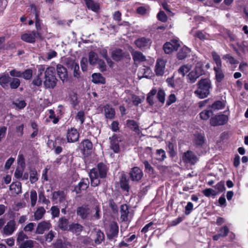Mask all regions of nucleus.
<instances>
[{
	"mask_svg": "<svg viewBox=\"0 0 248 248\" xmlns=\"http://www.w3.org/2000/svg\"><path fill=\"white\" fill-rule=\"evenodd\" d=\"M107 172V167L103 163H99L96 168L92 169L89 173L91 186H98L100 183V179L105 178Z\"/></svg>",
	"mask_w": 248,
	"mask_h": 248,
	"instance_id": "1",
	"label": "nucleus"
},
{
	"mask_svg": "<svg viewBox=\"0 0 248 248\" xmlns=\"http://www.w3.org/2000/svg\"><path fill=\"white\" fill-rule=\"evenodd\" d=\"M197 89L194 91L196 96L201 99L207 97L212 88L211 81L209 78H201L197 83Z\"/></svg>",
	"mask_w": 248,
	"mask_h": 248,
	"instance_id": "2",
	"label": "nucleus"
},
{
	"mask_svg": "<svg viewBox=\"0 0 248 248\" xmlns=\"http://www.w3.org/2000/svg\"><path fill=\"white\" fill-rule=\"evenodd\" d=\"M55 69L52 66H49L45 68V80L44 85L46 88H54L57 82V79L55 76Z\"/></svg>",
	"mask_w": 248,
	"mask_h": 248,
	"instance_id": "3",
	"label": "nucleus"
},
{
	"mask_svg": "<svg viewBox=\"0 0 248 248\" xmlns=\"http://www.w3.org/2000/svg\"><path fill=\"white\" fill-rule=\"evenodd\" d=\"M204 73L202 64L198 62L195 68L190 71L187 76V82L190 83H194L197 79Z\"/></svg>",
	"mask_w": 248,
	"mask_h": 248,
	"instance_id": "4",
	"label": "nucleus"
},
{
	"mask_svg": "<svg viewBox=\"0 0 248 248\" xmlns=\"http://www.w3.org/2000/svg\"><path fill=\"white\" fill-rule=\"evenodd\" d=\"M92 213V209L87 204L82 205L76 209L77 216L83 220L89 219L91 217Z\"/></svg>",
	"mask_w": 248,
	"mask_h": 248,
	"instance_id": "5",
	"label": "nucleus"
},
{
	"mask_svg": "<svg viewBox=\"0 0 248 248\" xmlns=\"http://www.w3.org/2000/svg\"><path fill=\"white\" fill-rule=\"evenodd\" d=\"M65 62L68 69L74 70L73 76L76 78H79L80 73L78 63L75 60L69 57L65 59Z\"/></svg>",
	"mask_w": 248,
	"mask_h": 248,
	"instance_id": "6",
	"label": "nucleus"
},
{
	"mask_svg": "<svg viewBox=\"0 0 248 248\" xmlns=\"http://www.w3.org/2000/svg\"><path fill=\"white\" fill-rule=\"evenodd\" d=\"M167 61L166 59L159 58L156 60L155 72L157 76H162L165 73Z\"/></svg>",
	"mask_w": 248,
	"mask_h": 248,
	"instance_id": "7",
	"label": "nucleus"
},
{
	"mask_svg": "<svg viewBox=\"0 0 248 248\" xmlns=\"http://www.w3.org/2000/svg\"><path fill=\"white\" fill-rule=\"evenodd\" d=\"M228 118L226 115L221 114L211 118L210 123L212 126H216L224 124L228 122Z\"/></svg>",
	"mask_w": 248,
	"mask_h": 248,
	"instance_id": "8",
	"label": "nucleus"
},
{
	"mask_svg": "<svg viewBox=\"0 0 248 248\" xmlns=\"http://www.w3.org/2000/svg\"><path fill=\"white\" fill-rule=\"evenodd\" d=\"M57 75L62 83L67 82L69 79L66 68L63 65L58 64L56 66Z\"/></svg>",
	"mask_w": 248,
	"mask_h": 248,
	"instance_id": "9",
	"label": "nucleus"
},
{
	"mask_svg": "<svg viewBox=\"0 0 248 248\" xmlns=\"http://www.w3.org/2000/svg\"><path fill=\"white\" fill-rule=\"evenodd\" d=\"M119 232L118 225L115 222H112L106 231L107 236L108 239H112L117 236Z\"/></svg>",
	"mask_w": 248,
	"mask_h": 248,
	"instance_id": "10",
	"label": "nucleus"
},
{
	"mask_svg": "<svg viewBox=\"0 0 248 248\" xmlns=\"http://www.w3.org/2000/svg\"><path fill=\"white\" fill-rule=\"evenodd\" d=\"M182 159L185 163L191 165L195 164L198 160L196 155L191 151H187L184 153L182 156Z\"/></svg>",
	"mask_w": 248,
	"mask_h": 248,
	"instance_id": "11",
	"label": "nucleus"
},
{
	"mask_svg": "<svg viewBox=\"0 0 248 248\" xmlns=\"http://www.w3.org/2000/svg\"><path fill=\"white\" fill-rule=\"evenodd\" d=\"M120 219L122 221H130L131 219V214L129 211V207L126 204H122L120 206Z\"/></svg>",
	"mask_w": 248,
	"mask_h": 248,
	"instance_id": "12",
	"label": "nucleus"
},
{
	"mask_svg": "<svg viewBox=\"0 0 248 248\" xmlns=\"http://www.w3.org/2000/svg\"><path fill=\"white\" fill-rule=\"evenodd\" d=\"M135 44L140 49L150 48L152 41L149 38L141 37L135 40Z\"/></svg>",
	"mask_w": 248,
	"mask_h": 248,
	"instance_id": "13",
	"label": "nucleus"
},
{
	"mask_svg": "<svg viewBox=\"0 0 248 248\" xmlns=\"http://www.w3.org/2000/svg\"><path fill=\"white\" fill-rule=\"evenodd\" d=\"M79 138V133L75 128L68 129L66 133V139L69 143L76 142Z\"/></svg>",
	"mask_w": 248,
	"mask_h": 248,
	"instance_id": "14",
	"label": "nucleus"
},
{
	"mask_svg": "<svg viewBox=\"0 0 248 248\" xmlns=\"http://www.w3.org/2000/svg\"><path fill=\"white\" fill-rule=\"evenodd\" d=\"M37 37H41L40 33L36 31H32L31 33H26L21 35V39L29 43H33L35 42Z\"/></svg>",
	"mask_w": 248,
	"mask_h": 248,
	"instance_id": "15",
	"label": "nucleus"
},
{
	"mask_svg": "<svg viewBox=\"0 0 248 248\" xmlns=\"http://www.w3.org/2000/svg\"><path fill=\"white\" fill-rule=\"evenodd\" d=\"M110 148L115 153H118L120 151L119 142L121 140L119 139L118 136L114 134L111 137L109 138Z\"/></svg>",
	"mask_w": 248,
	"mask_h": 248,
	"instance_id": "16",
	"label": "nucleus"
},
{
	"mask_svg": "<svg viewBox=\"0 0 248 248\" xmlns=\"http://www.w3.org/2000/svg\"><path fill=\"white\" fill-rule=\"evenodd\" d=\"M51 227V225L49 221H41L38 224L35 233L42 234L46 231L48 230Z\"/></svg>",
	"mask_w": 248,
	"mask_h": 248,
	"instance_id": "17",
	"label": "nucleus"
},
{
	"mask_svg": "<svg viewBox=\"0 0 248 248\" xmlns=\"http://www.w3.org/2000/svg\"><path fill=\"white\" fill-rule=\"evenodd\" d=\"M130 176L133 181H139L142 177L143 172L139 167H135L130 171Z\"/></svg>",
	"mask_w": 248,
	"mask_h": 248,
	"instance_id": "18",
	"label": "nucleus"
},
{
	"mask_svg": "<svg viewBox=\"0 0 248 248\" xmlns=\"http://www.w3.org/2000/svg\"><path fill=\"white\" fill-rule=\"evenodd\" d=\"M66 200V195L63 191L59 190L54 191L52 193V200L56 203L58 202L62 203Z\"/></svg>",
	"mask_w": 248,
	"mask_h": 248,
	"instance_id": "19",
	"label": "nucleus"
},
{
	"mask_svg": "<svg viewBox=\"0 0 248 248\" xmlns=\"http://www.w3.org/2000/svg\"><path fill=\"white\" fill-rule=\"evenodd\" d=\"M45 70V65H40L38 67V73L37 76L34 78L32 81L33 85L39 86L42 84V79L41 77Z\"/></svg>",
	"mask_w": 248,
	"mask_h": 248,
	"instance_id": "20",
	"label": "nucleus"
},
{
	"mask_svg": "<svg viewBox=\"0 0 248 248\" xmlns=\"http://www.w3.org/2000/svg\"><path fill=\"white\" fill-rule=\"evenodd\" d=\"M16 222L14 220L8 221L3 228V232L6 235H11L16 230Z\"/></svg>",
	"mask_w": 248,
	"mask_h": 248,
	"instance_id": "21",
	"label": "nucleus"
},
{
	"mask_svg": "<svg viewBox=\"0 0 248 248\" xmlns=\"http://www.w3.org/2000/svg\"><path fill=\"white\" fill-rule=\"evenodd\" d=\"M111 56L114 61L119 62L122 60L125 57V53L122 49L117 48L111 52Z\"/></svg>",
	"mask_w": 248,
	"mask_h": 248,
	"instance_id": "22",
	"label": "nucleus"
},
{
	"mask_svg": "<svg viewBox=\"0 0 248 248\" xmlns=\"http://www.w3.org/2000/svg\"><path fill=\"white\" fill-rule=\"evenodd\" d=\"M69 225V219L65 217H60L58 221V227L62 231H68Z\"/></svg>",
	"mask_w": 248,
	"mask_h": 248,
	"instance_id": "23",
	"label": "nucleus"
},
{
	"mask_svg": "<svg viewBox=\"0 0 248 248\" xmlns=\"http://www.w3.org/2000/svg\"><path fill=\"white\" fill-rule=\"evenodd\" d=\"M12 78L8 75H2L0 76V85L3 88L8 89L9 88V84Z\"/></svg>",
	"mask_w": 248,
	"mask_h": 248,
	"instance_id": "24",
	"label": "nucleus"
},
{
	"mask_svg": "<svg viewBox=\"0 0 248 248\" xmlns=\"http://www.w3.org/2000/svg\"><path fill=\"white\" fill-rule=\"evenodd\" d=\"M10 190L13 195L21 193V183L19 182L12 183L10 186Z\"/></svg>",
	"mask_w": 248,
	"mask_h": 248,
	"instance_id": "25",
	"label": "nucleus"
},
{
	"mask_svg": "<svg viewBox=\"0 0 248 248\" xmlns=\"http://www.w3.org/2000/svg\"><path fill=\"white\" fill-rule=\"evenodd\" d=\"M229 230L226 226L221 227L219 230V233L213 237L214 241H217L220 237H224L228 235Z\"/></svg>",
	"mask_w": 248,
	"mask_h": 248,
	"instance_id": "26",
	"label": "nucleus"
},
{
	"mask_svg": "<svg viewBox=\"0 0 248 248\" xmlns=\"http://www.w3.org/2000/svg\"><path fill=\"white\" fill-rule=\"evenodd\" d=\"M105 115L108 119H113L115 116L114 109L109 105H106L104 107Z\"/></svg>",
	"mask_w": 248,
	"mask_h": 248,
	"instance_id": "27",
	"label": "nucleus"
},
{
	"mask_svg": "<svg viewBox=\"0 0 248 248\" xmlns=\"http://www.w3.org/2000/svg\"><path fill=\"white\" fill-rule=\"evenodd\" d=\"M121 188L124 191L128 192L130 186L129 185V180L126 178L125 175L124 174L121 176L120 181Z\"/></svg>",
	"mask_w": 248,
	"mask_h": 248,
	"instance_id": "28",
	"label": "nucleus"
},
{
	"mask_svg": "<svg viewBox=\"0 0 248 248\" xmlns=\"http://www.w3.org/2000/svg\"><path fill=\"white\" fill-rule=\"evenodd\" d=\"M131 54L133 60L136 62H141L146 61L145 56L140 51L133 50L131 52Z\"/></svg>",
	"mask_w": 248,
	"mask_h": 248,
	"instance_id": "29",
	"label": "nucleus"
},
{
	"mask_svg": "<svg viewBox=\"0 0 248 248\" xmlns=\"http://www.w3.org/2000/svg\"><path fill=\"white\" fill-rule=\"evenodd\" d=\"M83 226L78 223H72L69 225L68 231L79 234L83 230Z\"/></svg>",
	"mask_w": 248,
	"mask_h": 248,
	"instance_id": "30",
	"label": "nucleus"
},
{
	"mask_svg": "<svg viewBox=\"0 0 248 248\" xmlns=\"http://www.w3.org/2000/svg\"><path fill=\"white\" fill-rule=\"evenodd\" d=\"M87 8L92 11L96 12L99 9V5L93 0H84Z\"/></svg>",
	"mask_w": 248,
	"mask_h": 248,
	"instance_id": "31",
	"label": "nucleus"
},
{
	"mask_svg": "<svg viewBox=\"0 0 248 248\" xmlns=\"http://www.w3.org/2000/svg\"><path fill=\"white\" fill-rule=\"evenodd\" d=\"M127 126L137 134H140V130L138 123L133 120H127L126 121Z\"/></svg>",
	"mask_w": 248,
	"mask_h": 248,
	"instance_id": "32",
	"label": "nucleus"
},
{
	"mask_svg": "<svg viewBox=\"0 0 248 248\" xmlns=\"http://www.w3.org/2000/svg\"><path fill=\"white\" fill-rule=\"evenodd\" d=\"M190 49L186 46L183 47L177 53V58L180 60L185 59L190 53Z\"/></svg>",
	"mask_w": 248,
	"mask_h": 248,
	"instance_id": "33",
	"label": "nucleus"
},
{
	"mask_svg": "<svg viewBox=\"0 0 248 248\" xmlns=\"http://www.w3.org/2000/svg\"><path fill=\"white\" fill-rule=\"evenodd\" d=\"M46 213V210L43 207L40 206L38 207L37 210L34 213V217L35 220H39L41 219Z\"/></svg>",
	"mask_w": 248,
	"mask_h": 248,
	"instance_id": "34",
	"label": "nucleus"
},
{
	"mask_svg": "<svg viewBox=\"0 0 248 248\" xmlns=\"http://www.w3.org/2000/svg\"><path fill=\"white\" fill-rule=\"evenodd\" d=\"M155 155V159L159 162L163 161L167 157L165 151L162 149L156 150Z\"/></svg>",
	"mask_w": 248,
	"mask_h": 248,
	"instance_id": "35",
	"label": "nucleus"
},
{
	"mask_svg": "<svg viewBox=\"0 0 248 248\" xmlns=\"http://www.w3.org/2000/svg\"><path fill=\"white\" fill-rule=\"evenodd\" d=\"M92 81L94 83H104L105 78L100 73H94L92 75Z\"/></svg>",
	"mask_w": 248,
	"mask_h": 248,
	"instance_id": "36",
	"label": "nucleus"
},
{
	"mask_svg": "<svg viewBox=\"0 0 248 248\" xmlns=\"http://www.w3.org/2000/svg\"><path fill=\"white\" fill-rule=\"evenodd\" d=\"M89 181L88 179H83L78 185V186L76 187L77 192H79V191L85 190L89 186Z\"/></svg>",
	"mask_w": 248,
	"mask_h": 248,
	"instance_id": "37",
	"label": "nucleus"
},
{
	"mask_svg": "<svg viewBox=\"0 0 248 248\" xmlns=\"http://www.w3.org/2000/svg\"><path fill=\"white\" fill-rule=\"evenodd\" d=\"M216 73V79L218 82H221L224 78V75L221 70V67H214Z\"/></svg>",
	"mask_w": 248,
	"mask_h": 248,
	"instance_id": "38",
	"label": "nucleus"
},
{
	"mask_svg": "<svg viewBox=\"0 0 248 248\" xmlns=\"http://www.w3.org/2000/svg\"><path fill=\"white\" fill-rule=\"evenodd\" d=\"M191 69V65L190 64H186L181 66L178 70V73L184 77L186 73L188 72Z\"/></svg>",
	"mask_w": 248,
	"mask_h": 248,
	"instance_id": "39",
	"label": "nucleus"
},
{
	"mask_svg": "<svg viewBox=\"0 0 248 248\" xmlns=\"http://www.w3.org/2000/svg\"><path fill=\"white\" fill-rule=\"evenodd\" d=\"M99 59L97 54L93 51H91L89 54V61L90 64L94 65L97 63Z\"/></svg>",
	"mask_w": 248,
	"mask_h": 248,
	"instance_id": "40",
	"label": "nucleus"
},
{
	"mask_svg": "<svg viewBox=\"0 0 248 248\" xmlns=\"http://www.w3.org/2000/svg\"><path fill=\"white\" fill-rule=\"evenodd\" d=\"M213 114L212 111L208 109L203 110L200 113V118L203 120H208Z\"/></svg>",
	"mask_w": 248,
	"mask_h": 248,
	"instance_id": "41",
	"label": "nucleus"
},
{
	"mask_svg": "<svg viewBox=\"0 0 248 248\" xmlns=\"http://www.w3.org/2000/svg\"><path fill=\"white\" fill-rule=\"evenodd\" d=\"M35 242L31 240H28L23 242H22L19 245V248H32L34 247Z\"/></svg>",
	"mask_w": 248,
	"mask_h": 248,
	"instance_id": "42",
	"label": "nucleus"
},
{
	"mask_svg": "<svg viewBox=\"0 0 248 248\" xmlns=\"http://www.w3.org/2000/svg\"><path fill=\"white\" fill-rule=\"evenodd\" d=\"M82 147H83V150L84 152H85L87 151V152L88 151H91L93 148V144L92 142L89 140H84L82 142Z\"/></svg>",
	"mask_w": 248,
	"mask_h": 248,
	"instance_id": "43",
	"label": "nucleus"
},
{
	"mask_svg": "<svg viewBox=\"0 0 248 248\" xmlns=\"http://www.w3.org/2000/svg\"><path fill=\"white\" fill-rule=\"evenodd\" d=\"M96 237L94 239V242L96 244H100L104 241L105 238V235L103 232L100 230H98L96 232Z\"/></svg>",
	"mask_w": 248,
	"mask_h": 248,
	"instance_id": "44",
	"label": "nucleus"
},
{
	"mask_svg": "<svg viewBox=\"0 0 248 248\" xmlns=\"http://www.w3.org/2000/svg\"><path fill=\"white\" fill-rule=\"evenodd\" d=\"M213 60L215 61L216 66L214 67H221L222 64L220 56L215 52L212 53Z\"/></svg>",
	"mask_w": 248,
	"mask_h": 248,
	"instance_id": "45",
	"label": "nucleus"
},
{
	"mask_svg": "<svg viewBox=\"0 0 248 248\" xmlns=\"http://www.w3.org/2000/svg\"><path fill=\"white\" fill-rule=\"evenodd\" d=\"M167 151L169 153L170 156L171 157H174L176 155V153L174 151V144L170 142H167Z\"/></svg>",
	"mask_w": 248,
	"mask_h": 248,
	"instance_id": "46",
	"label": "nucleus"
},
{
	"mask_svg": "<svg viewBox=\"0 0 248 248\" xmlns=\"http://www.w3.org/2000/svg\"><path fill=\"white\" fill-rule=\"evenodd\" d=\"M20 84V81L17 78H12L10 82L9 87L12 89H17Z\"/></svg>",
	"mask_w": 248,
	"mask_h": 248,
	"instance_id": "47",
	"label": "nucleus"
},
{
	"mask_svg": "<svg viewBox=\"0 0 248 248\" xmlns=\"http://www.w3.org/2000/svg\"><path fill=\"white\" fill-rule=\"evenodd\" d=\"M215 190L217 192V194L224 191L225 189L224 183L223 181L218 182L214 186Z\"/></svg>",
	"mask_w": 248,
	"mask_h": 248,
	"instance_id": "48",
	"label": "nucleus"
},
{
	"mask_svg": "<svg viewBox=\"0 0 248 248\" xmlns=\"http://www.w3.org/2000/svg\"><path fill=\"white\" fill-rule=\"evenodd\" d=\"M30 198L31 206L33 207L35 205L37 198V193L35 190H31L30 192Z\"/></svg>",
	"mask_w": 248,
	"mask_h": 248,
	"instance_id": "49",
	"label": "nucleus"
},
{
	"mask_svg": "<svg viewBox=\"0 0 248 248\" xmlns=\"http://www.w3.org/2000/svg\"><path fill=\"white\" fill-rule=\"evenodd\" d=\"M163 49L166 54H170L174 50V46L172 45V43L170 42L166 43L164 45Z\"/></svg>",
	"mask_w": 248,
	"mask_h": 248,
	"instance_id": "50",
	"label": "nucleus"
},
{
	"mask_svg": "<svg viewBox=\"0 0 248 248\" xmlns=\"http://www.w3.org/2000/svg\"><path fill=\"white\" fill-rule=\"evenodd\" d=\"M143 163L145 167V171L152 174L154 173V169L147 160H144Z\"/></svg>",
	"mask_w": 248,
	"mask_h": 248,
	"instance_id": "51",
	"label": "nucleus"
},
{
	"mask_svg": "<svg viewBox=\"0 0 248 248\" xmlns=\"http://www.w3.org/2000/svg\"><path fill=\"white\" fill-rule=\"evenodd\" d=\"M39 202L43 204H46L47 206L49 205L50 204L49 200L46 198L44 193L43 192H41L39 194Z\"/></svg>",
	"mask_w": 248,
	"mask_h": 248,
	"instance_id": "52",
	"label": "nucleus"
},
{
	"mask_svg": "<svg viewBox=\"0 0 248 248\" xmlns=\"http://www.w3.org/2000/svg\"><path fill=\"white\" fill-rule=\"evenodd\" d=\"M28 236L23 231H20L18 233L17 238V242L18 243V245L22 242H24V240L28 239Z\"/></svg>",
	"mask_w": 248,
	"mask_h": 248,
	"instance_id": "53",
	"label": "nucleus"
},
{
	"mask_svg": "<svg viewBox=\"0 0 248 248\" xmlns=\"http://www.w3.org/2000/svg\"><path fill=\"white\" fill-rule=\"evenodd\" d=\"M237 46L243 52L248 51V43L246 41H243L240 43H237Z\"/></svg>",
	"mask_w": 248,
	"mask_h": 248,
	"instance_id": "54",
	"label": "nucleus"
},
{
	"mask_svg": "<svg viewBox=\"0 0 248 248\" xmlns=\"http://www.w3.org/2000/svg\"><path fill=\"white\" fill-rule=\"evenodd\" d=\"M25 167H22L20 166H18L17 168L16 169L15 172V177L17 178H20L22 177L23 171L24 170Z\"/></svg>",
	"mask_w": 248,
	"mask_h": 248,
	"instance_id": "55",
	"label": "nucleus"
},
{
	"mask_svg": "<svg viewBox=\"0 0 248 248\" xmlns=\"http://www.w3.org/2000/svg\"><path fill=\"white\" fill-rule=\"evenodd\" d=\"M85 114L83 111H78L76 116V119L77 121H79L80 124H82L85 120Z\"/></svg>",
	"mask_w": 248,
	"mask_h": 248,
	"instance_id": "56",
	"label": "nucleus"
},
{
	"mask_svg": "<svg viewBox=\"0 0 248 248\" xmlns=\"http://www.w3.org/2000/svg\"><path fill=\"white\" fill-rule=\"evenodd\" d=\"M32 76V71L31 69H28L22 73V77L25 79H30Z\"/></svg>",
	"mask_w": 248,
	"mask_h": 248,
	"instance_id": "57",
	"label": "nucleus"
},
{
	"mask_svg": "<svg viewBox=\"0 0 248 248\" xmlns=\"http://www.w3.org/2000/svg\"><path fill=\"white\" fill-rule=\"evenodd\" d=\"M211 107L214 109H220L224 107V105L222 101H217L212 105Z\"/></svg>",
	"mask_w": 248,
	"mask_h": 248,
	"instance_id": "58",
	"label": "nucleus"
},
{
	"mask_svg": "<svg viewBox=\"0 0 248 248\" xmlns=\"http://www.w3.org/2000/svg\"><path fill=\"white\" fill-rule=\"evenodd\" d=\"M17 163H18V166L22 167H25V159H24L23 155L22 154H21L20 152L19 153V154L18 155Z\"/></svg>",
	"mask_w": 248,
	"mask_h": 248,
	"instance_id": "59",
	"label": "nucleus"
},
{
	"mask_svg": "<svg viewBox=\"0 0 248 248\" xmlns=\"http://www.w3.org/2000/svg\"><path fill=\"white\" fill-rule=\"evenodd\" d=\"M157 98L158 100L164 103L165 100V93L164 91L163 90H159L157 94Z\"/></svg>",
	"mask_w": 248,
	"mask_h": 248,
	"instance_id": "60",
	"label": "nucleus"
},
{
	"mask_svg": "<svg viewBox=\"0 0 248 248\" xmlns=\"http://www.w3.org/2000/svg\"><path fill=\"white\" fill-rule=\"evenodd\" d=\"M203 194L206 197H209L211 195H216L217 192L216 190L212 188H206L203 191Z\"/></svg>",
	"mask_w": 248,
	"mask_h": 248,
	"instance_id": "61",
	"label": "nucleus"
},
{
	"mask_svg": "<svg viewBox=\"0 0 248 248\" xmlns=\"http://www.w3.org/2000/svg\"><path fill=\"white\" fill-rule=\"evenodd\" d=\"M51 215L52 217H57L59 216L60 210L56 206H53L51 208Z\"/></svg>",
	"mask_w": 248,
	"mask_h": 248,
	"instance_id": "62",
	"label": "nucleus"
},
{
	"mask_svg": "<svg viewBox=\"0 0 248 248\" xmlns=\"http://www.w3.org/2000/svg\"><path fill=\"white\" fill-rule=\"evenodd\" d=\"M55 233L53 231H50L48 232L47 234L45 235V239L46 241L48 242H50L52 241L53 238L55 237Z\"/></svg>",
	"mask_w": 248,
	"mask_h": 248,
	"instance_id": "63",
	"label": "nucleus"
},
{
	"mask_svg": "<svg viewBox=\"0 0 248 248\" xmlns=\"http://www.w3.org/2000/svg\"><path fill=\"white\" fill-rule=\"evenodd\" d=\"M35 227V223L30 222L26 225L24 228V231L26 232H32Z\"/></svg>",
	"mask_w": 248,
	"mask_h": 248,
	"instance_id": "64",
	"label": "nucleus"
}]
</instances>
